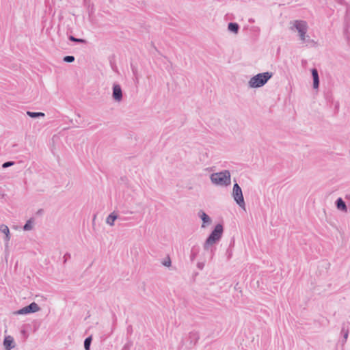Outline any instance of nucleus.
<instances>
[{"label":"nucleus","instance_id":"nucleus-18","mask_svg":"<svg viewBox=\"0 0 350 350\" xmlns=\"http://www.w3.org/2000/svg\"><path fill=\"white\" fill-rule=\"evenodd\" d=\"M344 24H347V27L350 26V8L348 7L344 17Z\"/></svg>","mask_w":350,"mask_h":350},{"label":"nucleus","instance_id":"nucleus-17","mask_svg":"<svg viewBox=\"0 0 350 350\" xmlns=\"http://www.w3.org/2000/svg\"><path fill=\"white\" fill-rule=\"evenodd\" d=\"M27 114L31 118H36L39 117H44L45 114L42 112H33L30 111H27Z\"/></svg>","mask_w":350,"mask_h":350},{"label":"nucleus","instance_id":"nucleus-22","mask_svg":"<svg viewBox=\"0 0 350 350\" xmlns=\"http://www.w3.org/2000/svg\"><path fill=\"white\" fill-rule=\"evenodd\" d=\"M350 26L347 27V24H344V36L347 40H349L350 33L349 31Z\"/></svg>","mask_w":350,"mask_h":350},{"label":"nucleus","instance_id":"nucleus-6","mask_svg":"<svg viewBox=\"0 0 350 350\" xmlns=\"http://www.w3.org/2000/svg\"><path fill=\"white\" fill-rule=\"evenodd\" d=\"M112 98L116 102H120L122 100V91L119 84H113L112 88Z\"/></svg>","mask_w":350,"mask_h":350},{"label":"nucleus","instance_id":"nucleus-24","mask_svg":"<svg viewBox=\"0 0 350 350\" xmlns=\"http://www.w3.org/2000/svg\"><path fill=\"white\" fill-rule=\"evenodd\" d=\"M171 259L169 256H167V258L162 262V265L167 267L171 266Z\"/></svg>","mask_w":350,"mask_h":350},{"label":"nucleus","instance_id":"nucleus-2","mask_svg":"<svg viewBox=\"0 0 350 350\" xmlns=\"http://www.w3.org/2000/svg\"><path fill=\"white\" fill-rule=\"evenodd\" d=\"M272 72L258 73L252 77L248 81V86L251 88H258L265 85L273 77Z\"/></svg>","mask_w":350,"mask_h":350},{"label":"nucleus","instance_id":"nucleus-21","mask_svg":"<svg viewBox=\"0 0 350 350\" xmlns=\"http://www.w3.org/2000/svg\"><path fill=\"white\" fill-rule=\"evenodd\" d=\"M14 314H30V313L29 312L27 306H25V307H23V308L16 311L14 312Z\"/></svg>","mask_w":350,"mask_h":350},{"label":"nucleus","instance_id":"nucleus-11","mask_svg":"<svg viewBox=\"0 0 350 350\" xmlns=\"http://www.w3.org/2000/svg\"><path fill=\"white\" fill-rule=\"evenodd\" d=\"M198 216L201 218V219L202 220V222H203L202 225V228H205L206 224H209L211 223V217L203 211L200 210L198 212Z\"/></svg>","mask_w":350,"mask_h":350},{"label":"nucleus","instance_id":"nucleus-31","mask_svg":"<svg viewBox=\"0 0 350 350\" xmlns=\"http://www.w3.org/2000/svg\"><path fill=\"white\" fill-rule=\"evenodd\" d=\"M197 267L199 269L202 270L204 267V262H198L197 264Z\"/></svg>","mask_w":350,"mask_h":350},{"label":"nucleus","instance_id":"nucleus-1","mask_svg":"<svg viewBox=\"0 0 350 350\" xmlns=\"http://www.w3.org/2000/svg\"><path fill=\"white\" fill-rule=\"evenodd\" d=\"M223 232V225L221 224H217L204 243L203 248L205 251L210 252L211 258L215 254V247H214V245L220 241L222 237Z\"/></svg>","mask_w":350,"mask_h":350},{"label":"nucleus","instance_id":"nucleus-26","mask_svg":"<svg viewBox=\"0 0 350 350\" xmlns=\"http://www.w3.org/2000/svg\"><path fill=\"white\" fill-rule=\"evenodd\" d=\"M14 161H6L5 163H3L2 165V167L3 168H7L8 167H10V166H12L14 165Z\"/></svg>","mask_w":350,"mask_h":350},{"label":"nucleus","instance_id":"nucleus-7","mask_svg":"<svg viewBox=\"0 0 350 350\" xmlns=\"http://www.w3.org/2000/svg\"><path fill=\"white\" fill-rule=\"evenodd\" d=\"M3 346L5 350H11L14 348L15 343L12 336H7L3 340Z\"/></svg>","mask_w":350,"mask_h":350},{"label":"nucleus","instance_id":"nucleus-13","mask_svg":"<svg viewBox=\"0 0 350 350\" xmlns=\"http://www.w3.org/2000/svg\"><path fill=\"white\" fill-rule=\"evenodd\" d=\"M200 338V336L198 332L192 331L189 334V340L190 344L195 345Z\"/></svg>","mask_w":350,"mask_h":350},{"label":"nucleus","instance_id":"nucleus-28","mask_svg":"<svg viewBox=\"0 0 350 350\" xmlns=\"http://www.w3.org/2000/svg\"><path fill=\"white\" fill-rule=\"evenodd\" d=\"M196 256H197V253L193 251V250L192 249L191 250V255H190V258H191V261H193L195 260V258H196Z\"/></svg>","mask_w":350,"mask_h":350},{"label":"nucleus","instance_id":"nucleus-30","mask_svg":"<svg viewBox=\"0 0 350 350\" xmlns=\"http://www.w3.org/2000/svg\"><path fill=\"white\" fill-rule=\"evenodd\" d=\"M132 71H133V75H135V77L136 78V80H137L138 79V74H137V71L136 68L135 67H133Z\"/></svg>","mask_w":350,"mask_h":350},{"label":"nucleus","instance_id":"nucleus-27","mask_svg":"<svg viewBox=\"0 0 350 350\" xmlns=\"http://www.w3.org/2000/svg\"><path fill=\"white\" fill-rule=\"evenodd\" d=\"M341 332L343 334V337H344L345 341H346L347 338H348L349 330L348 329H345V327H343L342 328Z\"/></svg>","mask_w":350,"mask_h":350},{"label":"nucleus","instance_id":"nucleus-23","mask_svg":"<svg viewBox=\"0 0 350 350\" xmlns=\"http://www.w3.org/2000/svg\"><path fill=\"white\" fill-rule=\"evenodd\" d=\"M63 61L66 63H71L75 61V57L73 55H66L63 58Z\"/></svg>","mask_w":350,"mask_h":350},{"label":"nucleus","instance_id":"nucleus-34","mask_svg":"<svg viewBox=\"0 0 350 350\" xmlns=\"http://www.w3.org/2000/svg\"><path fill=\"white\" fill-rule=\"evenodd\" d=\"M335 1H336L337 0H335Z\"/></svg>","mask_w":350,"mask_h":350},{"label":"nucleus","instance_id":"nucleus-8","mask_svg":"<svg viewBox=\"0 0 350 350\" xmlns=\"http://www.w3.org/2000/svg\"><path fill=\"white\" fill-rule=\"evenodd\" d=\"M311 74L313 79L312 87L314 90H317L319 87V76L317 69L316 68L311 69Z\"/></svg>","mask_w":350,"mask_h":350},{"label":"nucleus","instance_id":"nucleus-3","mask_svg":"<svg viewBox=\"0 0 350 350\" xmlns=\"http://www.w3.org/2000/svg\"><path fill=\"white\" fill-rule=\"evenodd\" d=\"M231 175L229 170H223L219 172L213 173L211 176V182L220 186H228L231 183Z\"/></svg>","mask_w":350,"mask_h":350},{"label":"nucleus","instance_id":"nucleus-19","mask_svg":"<svg viewBox=\"0 0 350 350\" xmlns=\"http://www.w3.org/2000/svg\"><path fill=\"white\" fill-rule=\"evenodd\" d=\"M68 40L70 41L77 42V43H83V44H86L87 43V40H86L82 39V38H75V36H73L72 35L68 36Z\"/></svg>","mask_w":350,"mask_h":350},{"label":"nucleus","instance_id":"nucleus-29","mask_svg":"<svg viewBox=\"0 0 350 350\" xmlns=\"http://www.w3.org/2000/svg\"><path fill=\"white\" fill-rule=\"evenodd\" d=\"M71 257L70 254L66 253L64 256V263H65Z\"/></svg>","mask_w":350,"mask_h":350},{"label":"nucleus","instance_id":"nucleus-20","mask_svg":"<svg viewBox=\"0 0 350 350\" xmlns=\"http://www.w3.org/2000/svg\"><path fill=\"white\" fill-rule=\"evenodd\" d=\"M92 340V336L87 337L84 340V348L85 350H90V345Z\"/></svg>","mask_w":350,"mask_h":350},{"label":"nucleus","instance_id":"nucleus-14","mask_svg":"<svg viewBox=\"0 0 350 350\" xmlns=\"http://www.w3.org/2000/svg\"><path fill=\"white\" fill-rule=\"evenodd\" d=\"M239 29V25L237 23L230 22L228 25V31L235 34L238 33Z\"/></svg>","mask_w":350,"mask_h":350},{"label":"nucleus","instance_id":"nucleus-33","mask_svg":"<svg viewBox=\"0 0 350 350\" xmlns=\"http://www.w3.org/2000/svg\"><path fill=\"white\" fill-rule=\"evenodd\" d=\"M77 116H78L79 118H80V117H81L80 114H79V113L77 114Z\"/></svg>","mask_w":350,"mask_h":350},{"label":"nucleus","instance_id":"nucleus-15","mask_svg":"<svg viewBox=\"0 0 350 350\" xmlns=\"http://www.w3.org/2000/svg\"><path fill=\"white\" fill-rule=\"evenodd\" d=\"M34 218L31 217L29 220H27L25 224L23 226V230L25 231L31 230L33 229V226L34 224Z\"/></svg>","mask_w":350,"mask_h":350},{"label":"nucleus","instance_id":"nucleus-9","mask_svg":"<svg viewBox=\"0 0 350 350\" xmlns=\"http://www.w3.org/2000/svg\"><path fill=\"white\" fill-rule=\"evenodd\" d=\"M118 219L119 221H124V218L120 217L117 215V214L115 212H112L110 213L108 217L106 219V223L109 224L111 226H114V221Z\"/></svg>","mask_w":350,"mask_h":350},{"label":"nucleus","instance_id":"nucleus-5","mask_svg":"<svg viewBox=\"0 0 350 350\" xmlns=\"http://www.w3.org/2000/svg\"><path fill=\"white\" fill-rule=\"evenodd\" d=\"M232 196L236 203L243 208H245V203L243 195V191L241 187L237 183H235L233 185Z\"/></svg>","mask_w":350,"mask_h":350},{"label":"nucleus","instance_id":"nucleus-10","mask_svg":"<svg viewBox=\"0 0 350 350\" xmlns=\"http://www.w3.org/2000/svg\"><path fill=\"white\" fill-rule=\"evenodd\" d=\"M0 231L5 234L4 240L6 242L5 247H8V242L10 239V233L8 227L5 224L0 226Z\"/></svg>","mask_w":350,"mask_h":350},{"label":"nucleus","instance_id":"nucleus-16","mask_svg":"<svg viewBox=\"0 0 350 350\" xmlns=\"http://www.w3.org/2000/svg\"><path fill=\"white\" fill-rule=\"evenodd\" d=\"M27 306L28 308L29 313H33L40 310V306L36 302H32Z\"/></svg>","mask_w":350,"mask_h":350},{"label":"nucleus","instance_id":"nucleus-25","mask_svg":"<svg viewBox=\"0 0 350 350\" xmlns=\"http://www.w3.org/2000/svg\"><path fill=\"white\" fill-rule=\"evenodd\" d=\"M94 13V4H92V5H88V14H89V18H90L92 16V14Z\"/></svg>","mask_w":350,"mask_h":350},{"label":"nucleus","instance_id":"nucleus-12","mask_svg":"<svg viewBox=\"0 0 350 350\" xmlns=\"http://www.w3.org/2000/svg\"><path fill=\"white\" fill-rule=\"evenodd\" d=\"M337 209L342 212H347V206L345 202L341 198H338L335 202Z\"/></svg>","mask_w":350,"mask_h":350},{"label":"nucleus","instance_id":"nucleus-4","mask_svg":"<svg viewBox=\"0 0 350 350\" xmlns=\"http://www.w3.org/2000/svg\"><path fill=\"white\" fill-rule=\"evenodd\" d=\"M294 27L298 31L300 40L303 43H306L307 44H314V41L313 40L310 39V37L306 35V32L308 30V24L305 21H295Z\"/></svg>","mask_w":350,"mask_h":350},{"label":"nucleus","instance_id":"nucleus-32","mask_svg":"<svg viewBox=\"0 0 350 350\" xmlns=\"http://www.w3.org/2000/svg\"><path fill=\"white\" fill-rule=\"evenodd\" d=\"M336 2L341 5H347V3L345 0H337Z\"/></svg>","mask_w":350,"mask_h":350}]
</instances>
